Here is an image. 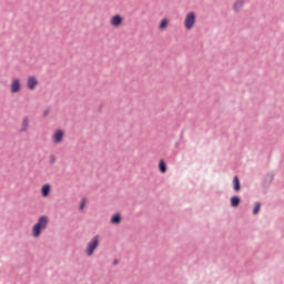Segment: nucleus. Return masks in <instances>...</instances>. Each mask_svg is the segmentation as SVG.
Listing matches in <instances>:
<instances>
[{"label":"nucleus","instance_id":"f257e3e1","mask_svg":"<svg viewBox=\"0 0 284 284\" xmlns=\"http://www.w3.org/2000/svg\"><path fill=\"white\" fill-rule=\"evenodd\" d=\"M50 223V219L47 215H42L38 219V222L32 226L31 234L33 239H39L41 233L48 230V224Z\"/></svg>","mask_w":284,"mask_h":284},{"label":"nucleus","instance_id":"f03ea898","mask_svg":"<svg viewBox=\"0 0 284 284\" xmlns=\"http://www.w3.org/2000/svg\"><path fill=\"white\" fill-rule=\"evenodd\" d=\"M97 247H99V235L93 236L90 242L87 244L85 247V254L87 256H92L94 252L97 251Z\"/></svg>","mask_w":284,"mask_h":284},{"label":"nucleus","instance_id":"7ed1b4c3","mask_svg":"<svg viewBox=\"0 0 284 284\" xmlns=\"http://www.w3.org/2000/svg\"><path fill=\"white\" fill-rule=\"evenodd\" d=\"M194 23H196V14H194V12H189L184 19V28H186V30H192Z\"/></svg>","mask_w":284,"mask_h":284},{"label":"nucleus","instance_id":"20e7f679","mask_svg":"<svg viewBox=\"0 0 284 284\" xmlns=\"http://www.w3.org/2000/svg\"><path fill=\"white\" fill-rule=\"evenodd\" d=\"M11 94H17L18 92H21V80L20 79H13L10 87Z\"/></svg>","mask_w":284,"mask_h":284},{"label":"nucleus","instance_id":"39448f33","mask_svg":"<svg viewBox=\"0 0 284 284\" xmlns=\"http://www.w3.org/2000/svg\"><path fill=\"white\" fill-rule=\"evenodd\" d=\"M63 130L58 129L54 131L53 135H52V143L59 144L63 142Z\"/></svg>","mask_w":284,"mask_h":284},{"label":"nucleus","instance_id":"423d86ee","mask_svg":"<svg viewBox=\"0 0 284 284\" xmlns=\"http://www.w3.org/2000/svg\"><path fill=\"white\" fill-rule=\"evenodd\" d=\"M37 85H39V80H37V77L31 75L27 80V88L28 90H36Z\"/></svg>","mask_w":284,"mask_h":284},{"label":"nucleus","instance_id":"0eeeda50","mask_svg":"<svg viewBox=\"0 0 284 284\" xmlns=\"http://www.w3.org/2000/svg\"><path fill=\"white\" fill-rule=\"evenodd\" d=\"M123 23V18L120 14H115L111 18V26H114V28H119Z\"/></svg>","mask_w":284,"mask_h":284},{"label":"nucleus","instance_id":"6e6552de","mask_svg":"<svg viewBox=\"0 0 284 284\" xmlns=\"http://www.w3.org/2000/svg\"><path fill=\"white\" fill-rule=\"evenodd\" d=\"M273 181H274V174L273 173H267L264 176V187H270L272 185Z\"/></svg>","mask_w":284,"mask_h":284},{"label":"nucleus","instance_id":"1a4fd4ad","mask_svg":"<svg viewBox=\"0 0 284 284\" xmlns=\"http://www.w3.org/2000/svg\"><path fill=\"white\" fill-rule=\"evenodd\" d=\"M243 6H245V0H235L233 3L234 12H241V8H243Z\"/></svg>","mask_w":284,"mask_h":284},{"label":"nucleus","instance_id":"9d476101","mask_svg":"<svg viewBox=\"0 0 284 284\" xmlns=\"http://www.w3.org/2000/svg\"><path fill=\"white\" fill-rule=\"evenodd\" d=\"M233 190L234 192H241V180L239 179V175L233 178Z\"/></svg>","mask_w":284,"mask_h":284},{"label":"nucleus","instance_id":"9b49d317","mask_svg":"<svg viewBox=\"0 0 284 284\" xmlns=\"http://www.w3.org/2000/svg\"><path fill=\"white\" fill-rule=\"evenodd\" d=\"M230 203L231 207H239V205H241V197L239 195L232 196Z\"/></svg>","mask_w":284,"mask_h":284},{"label":"nucleus","instance_id":"f8f14e48","mask_svg":"<svg viewBox=\"0 0 284 284\" xmlns=\"http://www.w3.org/2000/svg\"><path fill=\"white\" fill-rule=\"evenodd\" d=\"M159 170L161 174H165V172H168V164H165V160L161 159L159 161Z\"/></svg>","mask_w":284,"mask_h":284},{"label":"nucleus","instance_id":"ddd939ff","mask_svg":"<svg viewBox=\"0 0 284 284\" xmlns=\"http://www.w3.org/2000/svg\"><path fill=\"white\" fill-rule=\"evenodd\" d=\"M50 190H51L50 184L42 185V187H41V195L43 197L49 196L50 195Z\"/></svg>","mask_w":284,"mask_h":284},{"label":"nucleus","instance_id":"4468645a","mask_svg":"<svg viewBox=\"0 0 284 284\" xmlns=\"http://www.w3.org/2000/svg\"><path fill=\"white\" fill-rule=\"evenodd\" d=\"M112 225H119L121 223V214L116 213L111 216Z\"/></svg>","mask_w":284,"mask_h":284},{"label":"nucleus","instance_id":"2eb2a0df","mask_svg":"<svg viewBox=\"0 0 284 284\" xmlns=\"http://www.w3.org/2000/svg\"><path fill=\"white\" fill-rule=\"evenodd\" d=\"M28 125H29L28 118H24L22 121V128H21L20 132H27Z\"/></svg>","mask_w":284,"mask_h":284},{"label":"nucleus","instance_id":"dca6fc26","mask_svg":"<svg viewBox=\"0 0 284 284\" xmlns=\"http://www.w3.org/2000/svg\"><path fill=\"white\" fill-rule=\"evenodd\" d=\"M258 212H261V202L255 203L252 214L256 215Z\"/></svg>","mask_w":284,"mask_h":284},{"label":"nucleus","instance_id":"f3484780","mask_svg":"<svg viewBox=\"0 0 284 284\" xmlns=\"http://www.w3.org/2000/svg\"><path fill=\"white\" fill-rule=\"evenodd\" d=\"M165 28H168V19H163L160 22V30H165Z\"/></svg>","mask_w":284,"mask_h":284},{"label":"nucleus","instance_id":"a211bd4d","mask_svg":"<svg viewBox=\"0 0 284 284\" xmlns=\"http://www.w3.org/2000/svg\"><path fill=\"white\" fill-rule=\"evenodd\" d=\"M49 159H50V165H54L57 163V156L54 154H51Z\"/></svg>","mask_w":284,"mask_h":284},{"label":"nucleus","instance_id":"6ab92c4d","mask_svg":"<svg viewBox=\"0 0 284 284\" xmlns=\"http://www.w3.org/2000/svg\"><path fill=\"white\" fill-rule=\"evenodd\" d=\"M83 207H85V199H82L80 203V210H83Z\"/></svg>","mask_w":284,"mask_h":284},{"label":"nucleus","instance_id":"aec40b11","mask_svg":"<svg viewBox=\"0 0 284 284\" xmlns=\"http://www.w3.org/2000/svg\"><path fill=\"white\" fill-rule=\"evenodd\" d=\"M48 114H50V109L43 111V116H48Z\"/></svg>","mask_w":284,"mask_h":284},{"label":"nucleus","instance_id":"412c9836","mask_svg":"<svg viewBox=\"0 0 284 284\" xmlns=\"http://www.w3.org/2000/svg\"><path fill=\"white\" fill-rule=\"evenodd\" d=\"M113 265H119V260H114Z\"/></svg>","mask_w":284,"mask_h":284},{"label":"nucleus","instance_id":"4be33fe9","mask_svg":"<svg viewBox=\"0 0 284 284\" xmlns=\"http://www.w3.org/2000/svg\"><path fill=\"white\" fill-rule=\"evenodd\" d=\"M180 139H183V132L181 133Z\"/></svg>","mask_w":284,"mask_h":284},{"label":"nucleus","instance_id":"5701e85b","mask_svg":"<svg viewBox=\"0 0 284 284\" xmlns=\"http://www.w3.org/2000/svg\"><path fill=\"white\" fill-rule=\"evenodd\" d=\"M175 145H176V148H179V143H176Z\"/></svg>","mask_w":284,"mask_h":284}]
</instances>
